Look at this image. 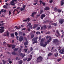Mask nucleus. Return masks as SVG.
<instances>
[{"mask_svg":"<svg viewBox=\"0 0 64 64\" xmlns=\"http://www.w3.org/2000/svg\"><path fill=\"white\" fill-rule=\"evenodd\" d=\"M43 58L41 56H40L38 57L36 61L37 62H40L41 61H42Z\"/></svg>","mask_w":64,"mask_h":64,"instance_id":"nucleus-1","label":"nucleus"},{"mask_svg":"<svg viewBox=\"0 0 64 64\" xmlns=\"http://www.w3.org/2000/svg\"><path fill=\"white\" fill-rule=\"evenodd\" d=\"M59 42L58 39L54 40L53 41V43L54 44H56V45H58L59 44Z\"/></svg>","mask_w":64,"mask_h":64,"instance_id":"nucleus-2","label":"nucleus"},{"mask_svg":"<svg viewBox=\"0 0 64 64\" xmlns=\"http://www.w3.org/2000/svg\"><path fill=\"white\" fill-rule=\"evenodd\" d=\"M49 37H50L49 39L47 41V43H49L50 41H51V40H52V38L50 36H47L46 37V39H48Z\"/></svg>","mask_w":64,"mask_h":64,"instance_id":"nucleus-3","label":"nucleus"},{"mask_svg":"<svg viewBox=\"0 0 64 64\" xmlns=\"http://www.w3.org/2000/svg\"><path fill=\"white\" fill-rule=\"evenodd\" d=\"M0 28L1 29H0V33H3L4 31V30L3 29H4V27L1 26Z\"/></svg>","mask_w":64,"mask_h":64,"instance_id":"nucleus-4","label":"nucleus"},{"mask_svg":"<svg viewBox=\"0 0 64 64\" xmlns=\"http://www.w3.org/2000/svg\"><path fill=\"white\" fill-rule=\"evenodd\" d=\"M45 44H44L43 43L41 44H40V45L41 46H42L43 47H45L46 46V45H47V42H45Z\"/></svg>","mask_w":64,"mask_h":64,"instance_id":"nucleus-5","label":"nucleus"},{"mask_svg":"<svg viewBox=\"0 0 64 64\" xmlns=\"http://www.w3.org/2000/svg\"><path fill=\"white\" fill-rule=\"evenodd\" d=\"M45 39L44 38H42L41 39L40 42V44L43 43L44 41H45Z\"/></svg>","mask_w":64,"mask_h":64,"instance_id":"nucleus-6","label":"nucleus"},{"mask_svg":"<svg viewBox=\"0 0 64 64\" xmlns=\"http://www.w3.org/2000/svg\"><path fill=\"white\" fill-rule=\"evenodd\" d=\"M9 32L8 31H7L5 34H4V36H7V37L9 36Z\"/></svg>","mask_w":64,"mask_h":64,"instance_id":"nucleus-7","label":"nucleus"},{"mask_svg":"<svg viewBox=\"0 0 64 64\" xmlns=\"http://www.w3.org/2000/svg\"><path fill=\"white\" fill-rule=\"evenodd\" d=\"M32 41H34V42L33 43V44H34L36 43H37V40H36L35 38H34L32 40Z\"/></svg>","mask_w":64,"mask_h":64,"instance_id":"nucleus-8","label":"nucleus"},{"mask_svg":"<svg viewBox=\"0 0 64 64\" xmlns=\"http://www.w3.org/2000/svg\"><path fill=\"white\" fill-rule=\"evenodd\" d=\"M28 26L29 28H30V29H32L33 27L32 26V25L31 24V23H28Z\"/></svg>","mask_w":64,"mask_h":64,"instance_id":"nucleus-9","label":"nucleus"},{"mask_svg":"<svg viewBox=\"0 0 64 64\" xmlns=\"http://www.w3.org/2000/svg\"><path fill=\"white\" fill-rule=\"evenodd\" d=\"M23 37L22 36H20L19 39V41H20V42H22V41H23Z\"/></svg>","mask_w":64,"mask_h":64,"instance_id":"nucleus-10","label":"nucleus"},{"mask_svg":"<svg viewBox=\"0 0 64 64\" xmlns=\"http://www.w3.org/2000/svg\"><path fill=\"white\" fill-rule=\"evenodd\" d=\"M30 21V18H27L26 19V20H23V21L24 22H29Z\"/></svg>","mask_w":64,"mask_h":64,"instance_id":"nucleus-11","label":"nucleus"},{"mask_svg":"<svg viewBox=\"0 0 64 64\" xmlns=\"http://www.w3.org/2000/svg\"><path fill=\"white\" fill-rule=\"evenodd\" d=\"M64 49L63 48L62 49L60 50V54H63L64 53Z\"/></svg>","mask_w":64,"mask_h":64,"instance_id":"nucleus-12","label":"nucleus"},{"mask_svg":"<svg viewBox=\"0 0 64 64\" xmlns=\"http://www.w3.org/2000/svg\"><path fill=\"white\" fill-rule=\"evenodd\" d=\"M59 22V23H60V24H63V19H60V20Z\"/></svg>","mask_w":64,"mask_h":64,"instance_id":"nucleus-13","label":"nucleus"},{"mask_svg":"<svg viewBox=\"0 0 64 64\" xmlns=\"http://www.w3.org/2000/svg\"><path fill=\"white\" fill-rule=\"evenodd\" d=\"M45 17V14H42V15L41 17V19H43V18Z\"/></svg>","mask_w":64,"mask_h":64,"instance_id":"nucleus-14","label":"nucleus"},{"mask_svg":"<svg viewBox=\"0 0 64 64\" xmlns=\"http://www.w3.org/2000/svg\"><path fill=\"white\" fill-rule=\"evenodd\" d=\"M44 10H46V11H47V10H49L50 8L49 7H46L45 8H44Z\"/></svg>","mask_w":64,"mask_h":64,"instance_id":"nucleus-15","label":"nucleus"},{"mask_svg":"<svg viewBox=\"0 0 64 64\" xmlns=\"http://www.w3.org/2000/svg\"><path fill=\"white\" fill-rule=\"evenodd\" d=\"M20 56H22V58H24V56H25V55H24V54H22V53H21L20 54Z\"/></svg>","mask_w":64,"mask_h":64,"instance_id":"nucleus-16","label":"nucleus"},{"mask_svg":"<svg viewBox=\"0 0 64 64\" xmlns=\"http://www.w3.org/2000/svg\"><path fill=\"white\" fill-rule=\"evenodd\" d=\"M8 47V48H11V47H12V44H7Z\"/></svg>","mask_w":64,"mask_h":64,"instance_id":"nucleus-17","label":"nucleus"},{"mask_svg":"<svg viewBox=\"0 0 64 64\" xmlns=\"http://www.w3.org/2000/svg\"><path fill=\"white\" fill-rule=\"evenodd\" d=\"M18 49H19V48H14V52L15 51H18Z\"/></svg>","mask_w":64,"mask_h":64,"instance_id":"nucleus-18","label":"nucleus"},{"mask_svg":"<svg viewBox=\"0 0 64 64\" xmlns=\"http://www.w3.org/2000/svg\"><path fill=\"white\" fill-rule=\"evenodd\" d=\"M10 36L12 38H14V34H10Z\"/></svg>","mask_w":64,"mask_h":64,"instance_id":"nucleus-19","label":"nucleus"},{"mask_svg":"<svg viewBox=\"0 0 64 64\" xmlns=\"http://www.w3.org/2000/svg\"><path fill=\"white\" fill-rule=\"evenodd\" d=\"M16 46V45H14V44H12V49H14V48H15Z\"/></svg>","mask_w":64,"mask_h":64,"instance_id":"nucleus-20","label":"nucleus"},{"mask_svg":"<svg viewBox=\"0 0 64 64\" xmlns=\"http://www.w3.org/2000/svg\"><path fill=\"white\" fill-rule=\"evenodd\" d=\"M19 62V63L18 64H22L23 63V61H22V60H21Z\"/></svg>","mask_w":64,"mask_h":64,"instance_id":"nucleus-21","label":"nucleus"},{"mask_svg":"<svg viewBox=\"0 0 64 64\" xmlns=\"http://www.w3.org/2000/svg\"><path fill=\"white\" fill-rule=\"evenodd\" d=\"M3 8H5L6 9H7V8L8 7L7 6L5 5L4 6H3Z\"/></svg>","mask_w":64,"mask_h":64,"instance_id":"nucleus-22","label":"nucleus"},{"mask_svg":"<svg viewBox=\"0 0 64 64\" xmlns=\"http://www.w3.org/2000/svg\"><path fill=\"white\" fill-rule=\"evenodd\" d=\"M2 61L3 62V64H6V62H7V61L6 60H2Z\"/></svg>","mask_w":64,"mask_h":64,"instance_id":"nucleus-23","label":"nucleus"},{"mask_svg":"<svg viewBox=\"0 0 64 64\" xmlns=\"http://www.w3.org/2000/svg\"><path fill=\"white\" fill-rule=\"evenodd\" d=\"M37 26H38V25L37 24H35L34 25L33 28H36L37 27Z\"/></svg>","mask_w":64,"mask_h":64,"instance_id":"nucleus-24","label":"nucleus"},{"mask_svg":"<svg viewBox=\"0 0 64 64\" xmlns=\"http://www.w3.org/2000/svg\"><path fill=\"white\" fill-rule=\"evenodd\" d=\"M12 55H17V54L16 53L14 52H13L12 53Z\"/></svg>","mask_w":64,"mask_h":64,"instance_id":"nucleus-25","label":"nucleus"},{"mask_svg":"<svg viewBox=\"0 0 64 64\" xmlns=\"http://www.w3.org/2000/svg\"><path fill=\"white\" fill-rule=\"evenodd\" d=\"M58 53H56L55 54H54V55L56 57H57L58 56Z\"/></svg>","mask_w":64,"mask_h":64,"instance_id":"nucleus-26","label":"nucleus"},{"mask_svg":"<svg viewBox=\"0 0 64 64\" xmlns=\"http://www.w3.org/2000/svg\"><path fill=\"white\" fill-rule=\"evenodd\" d=\"M24 10H25V9H24L23 8H20V10L21 11H24Z\"/></svg>","mask_w":64,"mask_h":64,"instance_id":"nucleus-27","label":"nucleus"},{"mask_svg":"<svg viewBox=\"0 0 64 64\" xmlns=\"http://www.w3.org/2000/svg\"><path fill=\"white\" fill-rule=\"evenodd\" d=\"M52 25H54L55 26H56L57 25V24L55 23H53L52 24Z\"/></svg>","mask_w":64,"mask_h":64,"instance_id":"nucleus-28","label":"nucleus"},{"mask_svg":"<svg viewBox=\"0 0 64 64\" xmlns=\"http://www.w3.org/2000/svg\"><path fill=\"white\" fill-rule=\"evenodd\" d=\"M52 55V54L51 53H50L48 54V57H49V56H51Z\"/></svg>","mask_w":64,"mask_h":64,"instance_id":"nucleus-29","label":"nucleus"},{"mask_svg":"<svg viewBox=\"0 0 64 64\" xmlns=\"http://www.w3.org/2000/svg\"><path fill=\"white\" fill-rule=\"evenodd\" d=\"M44 11L43 10H42V9H40V14H41Z\"/></svg>","mask_w":64,"mask_h":64,"instance_id":"nucleus-30","label":"nucleus"},{"mask_svg":"<svg viewBox=\"0 0 64 64\" xmlns=\"http://www.w3.org/2000/svg\"><path fill=\"white\" fill-rule=\"evenodd\" d=\"M28 44V42H26L24 43V44L25 45H27Z\"/></svg>","mask_w":64,"mask_h":64,"instance_id":"nucleus-31","label":"nucleus"},{"mask_svg":"<svg viewBox=\"0 0 64 64\" xmlns=\"http://www.w3.org/2000/svg\"><path fill=\"white\" fill-rule=\"evenodd\" d=\"M57 11L58 13H60V12H61V10H60L58 9L57 10Z\"/></svg>","mask_w":64,"mask_h":64,"instance_id":"nucleus-32","label":"nucleus"},{"mask_svg":"<svg viewBox=\"0 0 64 64\" xmlns=\"http://www.w3.org/2000/svg\"><path fill=\"white\" fill-rule=\"evenodd\" d=\"M64 5V2L63 1L61 2V5L62 6Z\"/></svg>","mask_w":64,"mask_h":64,"instance_id":"nucleus-33","label":"nucleus"},{"mask_svg":"<svg viewBox=\"0 0 64 64\" xmlns=\"http://www.w3.org/2000/svg\"><path fill=\"white\" fill-rule=\"evenodd\" d=\"M44 29H46V28H47V27H46V25H44L43 26Z\"/></svg>","mask_w":64,"mask_h":64,"instance_id":"nucleus-34","label":"nucleus"},{"mask_svg":"<svg viewBox=\"0 0 64 64\" xmlns=\"http://www.w3.org/2000/svg\"><path fill=\"white\" fill-rule=\"evenodd\" d=\"M27 51H28V49H24V51L25 52H26Z\"/></svg>","mask_w":64,"mask_h":64,"instance_id":"nucleus-35","label":"nucleus"},{"mask_svg":"<svg viewBox=\"0 0 64 64\" xmlns=\"http://www.w3.org/2000/svg\"><path fill=\"white\" fill-rule=\"evenodd\" d=\"M34 34H32L31 35V38L32 39L34 38Z\"/></svg>","mask_w":64,"mask_h":64,"instance_id":"nucleus-36","label":"nucleus"},{"mask_svg":"<svg viewBox=\"0 0 64 64\" xmlns=\"http://www.w3.org/2000/svg\"><path fill=\"white\" fill-rule=\"evenodd\" d=\"M32 58H28V61H30L31 60V59H32Z\"/></svg>","mask_w":64,"mask_h":64,"instance_id":"nucleus-37","label":"nucleus"},{"mask_svg":"<svg viewBox=\"0 0 64 64\" xmlns=\"http://www.w3.org/2000/svg\"><path fill=\"white\" fill-rule=\"evenodd\" d=\"M56 33L58 34V36H60V34L59 33V31H58V30H57L56 31Z\"/></svg>","mask_w":64,"mask_h":64,"instance_id":"nucleus-38","label":"nucleus"},{"mask_svg":"<svg viewBox=\"0 0 64 64\" xmlns=\"http://www.w3.org/2000/svg\"><path fill=\"white\" fill-rule=\"evenodd\" d=\"M3 10H4V9H2L1 11H0V14L1 13V12H3Z\"/></svg>","mask_w":64,"mask_h":64,"instance_id":"nucleus-39","label":"nucleus"},{"mask_svg":"<svg viewBox=\"0 0 64 64\" xmlns=\"http://www.w3.org/2000/svg\"><path fill=\"white\" fill-rule=\"evenodd\" d=\"M14 34L16 36H17L18 35V33L16 32H15Z\"/></svg>","mask_w":64,"mask_h":64,"instance_id":"nucleus-40","label":"nucleus"},{"mask_svg":"<svg viewBox=\"0 0 64 64\" xmlns=\"http://www.w3.org/2000/svg\"><path fill=\"white\" fill-rule=\"evenodd\" d=\"M57 8H54V11H57Z\"/></svg>","mask_w":64,"mask_h":64,"instance_id":"nucleus-41","label":"nucleus"},{"mask_svg":"<svg viewBox=\"0 0 64 64\" xmlns=\"http://www.w3.org/2000/svg\"><path fill=\"white\" fill-rule=\"evenodd\" d=\"M28 59V58H26L24 59L23 60H24V61H26V60H27Z\"/></svg>","mask_w":64,"mask_h":64,"instance_id":"nucleus-42","label":"nucleus"},{"mask_svg":"<svg viewBox=\"0 0 64 64\" xmlns=\"http://www.w3.org/2000/svg\"><path fill=\"white\" fill-rule=\"evenodd\" d=\"M33 48H32V47H31L30 50V51H33Z\"/></svg>","mask_w":64,"mask_h":64,"instance_id":"nucleus-43","label":"nucleus"},{"mask_svg":"<svg viewBox=\"0 0 64 64\" xmlns=\"http://www.w3.org/2000/svg\"><path fill=\"white\" fill-rule=\"evenodd\" d=\"M34 14L33 13H32V15H31V16L33 17V18H34Z\"/></svg>","mask_w":64,"mask_h":64,"instance_id":"nucleus-44","label":"nucleus"},{"mask_svg":"<svg viewBox=\"0 0 64 64\" xmlns=\"http://www.w3.org/2000/svg\"><path fill=\"white\" fill-rule=\"evenodd\" d=\"M11 3H12L11 5H12V4H13V3H14V0H12V1H11Z\"/></svg>","mask_w":64,"mask_h":64,"instance_id":"nucleus-45","label":"nucleus"},{"mask_svg":"<svg viewBox=\"0 0 64 64\" xmlns=\"http://www.w3.org/2000/svg\"><path fill=\"white\" fill-rule=\"evenodd\" d=\"M21 48H20V50H18V52H19V53H21Z\"/></svg>","mask_w":64,"mask_h":64,"instance_id":"nucleus-46","label":"nucleus"},{"mask_svg":"<svg viewBox=\"0 0 64 64\" xmlns=\"http://www.w3.org/2000/svg\"><path fill=\"white\" fill-rule=\"evenodd\" d=\"M61 48L60 46L59 47V48L58 49V51H60V50H61Z\"/></svg>","mask_w":64,"mask_h":64,"instance_id":"nucleus-47","label":"nucleus"},{"mask_svg":"<svg viewBox=\"0 0 64 64\" xmlns=\"http://www.w3.org/2000/svg\"><path fill=\"white\" fill-rule=\"evenodd\" d=\"M42 4H43L44 6H45L46 3L45 2H42Z\"/></svg>","mask_w":64,"mask_h":64,"instance_id":"nucleus-48","label":"nucleus"},{"mask_svg":"<svg viewBox=\"0 0 64 64\" xmlns=\"http://www.w3.org/2000/svg\"><path fill=\"white\" fill-rule=\"evenodd\" d=\"M18 38H19V36H16V39H17V40H19V39H18Z\"/></svg>","mask_w":64,"mask_h":64,"instance_id":"nucleus-49","label":"nucleus"},{"mask_svg":"<svg viewBox=\"0 0 64 64\" xmlns=\"http://www.w3.org/2000/svg\"><path fill=\"white\" fill-rule=\"evenodd\" d=\"M28 32H30V29L29 28H28Z\"/></svg>","mask_w":64,"mask_h":64,"instance_id":"nucleus-50","label":"nucleus"},{"mask_svg":"<svg viewBox=\"0 0 64 64\" xmlns=\"http://www.w3.org/2000/svg\"><path fill=\"white\" fill-rule=\"evenodd\" d=\"M22 32H19V35H22Z\"/></svg>","mask_w":64,"mask_h":64,"instance_id":"nucleus-51","label":"nucleus"},{"mask_svg":"<svg viewBox=\"0 0 64 64\" xmlns=\"http://www.w3.org/2000/svg\"><path fill=\"white\" fill-rule=\"evenodd\" d=\"M53 2V0H51L50 1V3H52Z\"/></svg>","mask_w":64,"mask_h":64,"instance_id":"nucleus-52","label":"nucleus"},{"mask_svg":"<svg viewBox=\"0 0 64 64\" xmlns=\"http://www.w3.org/2000/svg\"><path fill=\"white\" fill-rule=\"evenodd\" d=\"M11 11H9V15H11Z\"/></svg>","mask_w":64,"mask_h":64,"instance_id":"nucleus-53","label":"nucleus"},{"mask_svg":"<svg viewBox=\"0 0 64 64\" xmlns=\"http://www.w3.org/2000/svg\"><path fill=\"white\" fill-rule=\"evenodd\" d=\"M25 7H26V5H24L23 6V8L25 9Z\"/></svg>","mask_w":64,"mask_h":64,"instance_id":"nucleus-54","label":"nucleus"},{"mask_svg":"<svg viewBox=\"0 0 64 64\" xmlns=\"http://www.w3.org/2000/svg\"><path fill=\"white\" fill-rule=\"evenodd\" d=\"M40 29V27H38V28H37V29H36V30H39V29Z\"/></svg>","mask_w":64,"mask_h":64,"instance_id":"nucleus-55","label":"nucleus"},{"mask_svg":"<svg viewBox=\"0 0 64 64\" xmlns=\"http://www.w3.org/2000/svg\"><path fill=\"white\" fill-rule=\"evenodd\" d=\"M48 28H52V27H51V26H48Z\"/></svg>","mask_w":64,"mask_h":64,"instance_id":"nucleus-56","label":"nucleus"},{"mask_svg":"<svg viewBox=\"0 0 64 64\" xmlns=\"http://www.w3.org/2000/svg\"><path fill=\"white\" fill-rule=\"evenodd\" d=\"M32 13L34 14H34H36L37 13V12H34Z\"/></svg>","mask_w":64,"mask_h":64,"instance_id":"nucleus-57","label":"nucleus"},{"mask_svg":"<svg viewBox=\"0 0 64 64\" xmlns=\"http://www.w3.org/2000/svg\"><path fill=\"white\" fill-rule=\"evenodd\" d=\"M26 29V28H22V30H25Z\"/></svg>","mask_w":64,"mask_h":64,"instance_id":"nucleus-58","label":"nucleus"},{"mask_svg":"<svg viewBox=\"0 0 64 64\" xmlns=\"http://www.w3.org/2000/svg\"><path fill=\"white\" fill-rule=\"evenodd\" d=\"M43 23H47V21H44V22H43Z\"/></svg>","mask_w":64,"mask_h":64,"instance_id":"nucleus-59","label":"nucleus"},{"mask_svg":"<svg viewBox=\"0 0 64 64\" xmlns=\"http://www.w3.org/2000/svg\"><path fill=\"white\" fill-rule=\"evenodd\" d=\"M41 37L40 36L39 37V40H41Z\"/></svg>","mask_w":64,"mask_h":64,"instance_id":"nucleus-60","label":"nucleus"},{"mask_svg":"<svg viewBox=\"0 0 64 64\" xmlns=\"http://www.w3.org/2000/svg\"><path fill=\"white\" fill-rule=\"evenodd\" d=\"M5 24V23H3L2 24H1V26H3Z\"/></svg>","mask_w":64,"mask_h":64,"instance_id":"nucleus-61","label":"nucleus"},{"mask_svg":"<svg viewBox=\"0 0 64 64\" xmlns=\"http://www.w3.org/2000/svg\"><path fill=\"white\" fill-rule=\"evenodd\" d=\"M6 11H7V10H4L3 12H4V13H6Z\"/></svg>","mask_w":64,"mask_h":64,"instance_id":"nucleus-62","label":"nucleus"},{"mask_svg":"<svg viewBox=\"0 0 64 64\" xmlns=\"http://www.w3.org/2000/svg\"><path fill=\"white\" fill-rule=\"evenodd\" d=\"M61 58H60L59 59H58V62H59V61H60L61 60Z\"/></svg>","mask_w":64,"mask_h":64,"instance_id":"nucleus-63","label":"nucleus"},{"mask_svg":"<svg viewBox=\"0 0 64 64\" xmlns=\"http://www.w3.org/2000/svg\"><path fill=\"white\" fill-rule=\"evenodd\" d=\"M23 36H25V34L24 32L23 33V34L22 35Z\"/></svg>","mask_w":64,"mask_h":64,"instance_id":"nucleus-64","label":"nucleus"}]
</instances>
